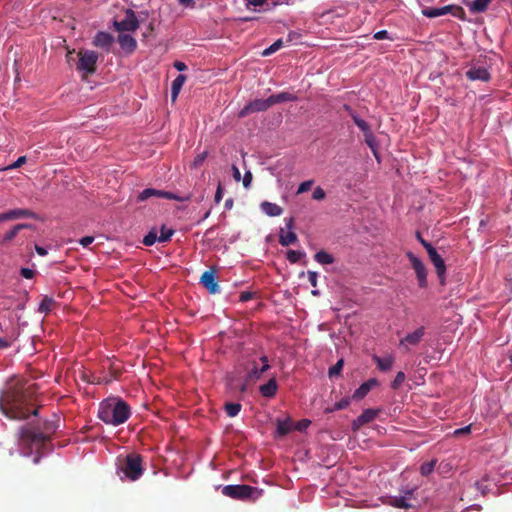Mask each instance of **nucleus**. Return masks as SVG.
Wrapping results in <instances>:
<instances>
[{
  "instance_id": "1",
  "label": "nucleus",
  "mask_w": 512,
  "mask_h": 512,
  "mask_svg": "<svg viewBox=\"0 0 512 512\" xmlns=\"http://www.w3.org/2000/svg\"><path fill=\"white\" fill-rule=\"evenodd\" d=\"M57 428L56 422L51 420H45L42 424L28 423L20 426L17 432L20 454L25 457L34 454L33 463L38 464Z\"/></svg>"
},
{
  "instance_id": "2",
  "label": "nucleus",
  "mask_w": 512,
  "mask_h": 512,
  "mask_svg": "<svg viewBox=\"0 0 512 512\" xmlns=\"http://www.w3.org/2000/svg\"><path fill=\"white\" fill-rule=\"evenodd\" d=\"M34 405L35 400L30 389L9 388L0 396V410L9 419L25 420L30 415L37 416L39 409L31 410Z\"/></svg>"
},
{
  "instance_id": "3",
  "label": "nucleus",
  "mask_w": 512,
  "mask_h": 512,
  "mask_svg": "<svg viewBox=\"0 0 512 512\" xmlns=\"http://www.w3.org/2000/svg\"><path fill=\"white\" fill-rule=\"evenodd\" d=\"M97 416L107 425L119 426L129 419L131 408L121 398H107L99 404Z\"/></svg>"
},
{
  "instance_id": "4",
  "label": "nucleus",
  "mask_w": 512,
  "mask_h": 512,
  "mask_svg": "<svg viewBox=\"0 0 512 512\" xmlns=\"http://www.w3.org/2000/svg\"><path fill=\"white\" fill-rule=\"evenodd\" d=\"M119 470L127 479L138 480L144 472L143 457L136 453L128 454L119 466Z\"/></svg>"
},
{
  "instance_id": "5",
  "label": "nucleus",
  "mask_w": 512,
  "mask_h": 512,
  "mask_svg": "<svg viewBox=\"0 0 512 512\" xmlns=\"http://www.w3.org/2000/svg\"><path fill=\"white\" fill-rule=\"evenodd\" d=\"M222 494L237 500L257 499L261 492L250 485H226L222 488Z\"/></svg>"
},
{
  "instance_id": "6",
  "label": "nucleus",
  "mask_w": 512,
  "mask_h": 512,
  "mask_svg": "<svg viewBox=\"0 0 512 512\" xmlns=\"http://www.w3.org/2000/svg\"><path fill=\"white\" fill-rule=\"evenodd\" d=\"M78 56L79 60L76 69L86 74H93L96 71V64L99 58L98 53L92 50H81Z\"/></svg>"
},
{
  "instance_id": "7",
  "label": "nucleus",
  "mask_w": 512,
  "mask_h": 512,
  "mask_svg": "<svg viewBox=\"0 0 512 512\" xmlns=\"http://www.w3.org/2000/svg\"><path fill=\"white\" fill-rule=\"evenodd\" d=\"M406 256L409 259L411 266L415 271V274H416V277L418 280V285L421 288H426L428 283H427V270H426L425 265L416 255H414L410 251L406 253Z\"/></svg>"
},
{
  "instance_id": "8",
  "label": "nucleus",
  "mask_w": 512,
  "mask_h": 512,
  "mask_svg": "<svg viewBox=\"0 0 512 512\" xmlns=\"http://www.w3.org/2000/svg\"><path fill=\"white\" fill-rule=\"evenodd\" d=\"M114 26L117 31L123 32H132L135 31L139 27V21L136 17L135 12L132 9H127L125 12V17L121 21H115Z\"/></svg>"
},
{
  "instance_id": "9",
  "label": "nucleus",
  "mask_w": 512,
  "mask_h": 512,
  "mask_svg": "<svg viewBox=\"0 0 512 512\" xmlns=\"http://www.w3.org/2000/svg\"><path fill=\"white\" fill-rule=\"evenodd\" d=\"M426 250L431 262L434 264L441 285H445L446 265L444 259L438 254L432 245H426Z\"/></svg>"
},
{
  "instance_id": "10",
  "label": "nucleus",
  "mask_w": 512,
  "mask_h": 512,
  "mask_svg": "<svg viewBox=\"0 0 512 512\" xmlns=\"http://www.w3.org/2000/svg\"><path fill=\"white\" fill-rule=\"evenodd\" d=\"M269 98L255 99L246 104L238 113L240 118H244L252 113L264 112L270 108Z\"/></svg>"
},
{
  "instance_id": "11",
  "label": "nucleus",
  "mask_w": 512,
  "mask_h": 512,
  "mask_svg": "<svg viewBox=\"0 0 512 512\" xmlns=\"http://www.w3.org/2000/svg\"><path fill=\"white\" fill-rule=\"evenodd\" d=\"M165 198L169 200H177L182 201L183 199L176 196L175 194L163 190H157L154 188H146L142 192L139 193L137 199L138 201H145L151 197Z\"/></svg>"
},
{
  "instance_id": "12",
  "label": "nucleus",
  "mask_w": 512,
  "mask_h": 512,
  "mask_svg": "<svg viewBox=\"0 0 512 512\" xmlns=\"http://www.w3.org/2000/svg\"><path fill=\"white\" fill-rule=\"evenodd\" d=\"M200 283L205 287L210 294L219 293L220 287L217 281L216 272L214 269L205 271L200 278Z\"/></svg>"
},
{
  "instance_id": "13",
  "label": "nucleus",
  "mask_w": 512,
  "mask_h": 512,
  "mask_svg": "<svg viewBox=\"0 0 512 512\" xmlns=\"http://www.w3.org/2000/svg\"><path fill=\"white\" fill-rule=\"evenodd\" d=\"M20 218H33L38 219L36 213L28 209H13L4 213H0V223L9 220H15Z\"/></svg>"
},
{
  "instance_id": "14",
  "label": "nucleus",
  "mask_w": 512,
  "mask_h": 512,
  "mask_svg": "<svg viewBox=\"0 0 512 512\" xmlns=\"http://www.w3.org/2000/svg\"><path fill=\"white\" fill-rule=\"evenodd\" d=\"M465 74L470 81L488 82L491 79L489 71L481 66H473Z\"/></svg>"
},
{
  "instance_id": "15",
  "label": "nucleus",
  "mask_w": 512,
  "mask_h": 512,
  "mask_svg": "<svg viewBox=\"0 0 512 512\" xmlns=\"http://www.w3.org/2000/svg\"><path fill=\"white\" fill-rule=\"evenodd\" d=\"M378 415V411L374 409H366L364 410L360 416L357 417L352 423L353 429L356 430L363 426L364 424H367L371 421H373L376 416Z\"/></svg>"
},
{
  "instance_id": "16",
  "label": "nucleus",
  "mask_w": 512,
  "mask_h": 512,
  "mask_svg": "<svg viewBox=\"0 0 512 512\" xmlns=\"http://www.w3.org/2000/svg\"><path fill=\"white\" fill-rule=\"evenodd\" d=\"M118 43L122 50L131 54L136 50L137 42L136 40L129 34L120 33L118 36Z\"/></svg>"
},
{
  "instance_id": "17",
  "label": "nucleus",
  "mask_w": 512,
  "mask_h": 512,
  "mask_svg": "<svg viewBox=\"0 0 512 512\" xmlns=\"http://www.w3.org/2000/svg\"><path fill=\"white\" fill-rule=\"evenodd\" d=\"M113 41L114 39L111 34L100 31L95 35L93 39V45L96 47L104 48L107 51H109Z\"/></svg>"
},
{
  "instance_id": "18",
  "label": "nucleus",
  "mask_w": 512,
  "mask_h": 512,
  "mask_svg": "<svg viewBox=\"0 0 512 512\" xmlns=\"http://www.w3.org/2000/svg\"><path fill=\"white\" fill-rule=\"evenodd\" d=\"M376 385H378V381L375 378L367 380L354 391L352 398L355 400L363 399Z\"/></svg>"
},
{
  "instance_id": "19",
  "label": "nucleus",
  "mask_w": 512,
  "mask_h": 512,
  "mask_svg": "<svg viewBox=\"0 0 512 512\" xmlns=\"http://www.w3.org/2000/svg\"><path fill=\"white\" fill-rule=\"evenodd\" d=\"M344 108L348 111L355 125L363 132L364 135L372 132L370 125L365 120L361 119L348 105H345Z\"/></svg>"
},
{
  "instance_id": "20",
  "label": "nucleus",
  "mask_w": 512,
  "mask_h": 512,
  "mask_svg": "<svg viewBox=\"0 0 512 512\" xmlns=\"http://www.w3.org/2000/svg\"><path fill=\"white\" fill-rule=\"evenodd\" d=\"M33 228H34V226L32 224H28V223L17 224L11 230H9L8 232L5 233V235L3 236L2 240H1V243L6 244V243L12 241L16 237V235L19 233V231H21L23 229H33Z\"/></svg>"
},
{
  "instance_id": "21",
  "label": "nucleus",
  "mask_w": 512,
  "mask_h": 512,
  "mask_svg": "<svg viewBox=\"0 0 512 512\" xmlns=\"http://www.w3.org/2000/svg\"><path fill=\"white\" fill-rule=\"evenodd\" d=\"M278 385L275 378H271L267 383L259 387V391L263 397L272 398L276 395Z\"/></svg>"
},
{
  "instance_id": "22",
  "label": "nucleus",
  "mask_w": 512,
  "mask_h": 512,
  "mask_svg": "<svg viewBox=\"0 0 512 512\" xmlns=\"http://www.w3.org/2000/svg\"><path fill=\"white\" fill-rule=\"evenodd\" d=\"M373 361L376 363L377 368L380 371L386 372L392 368L394 363V357L392 355H388L386 357H379L377 355H374Z\"/></svg>"
},
{
  "instance_id": "23",
  "label": "nucleus",
  "mask_w": 512,
  "mask_h": 512,
  "mask_svg": "<svg viewBox=\"0 0 512 512\" xmlns=\"http://www.w3.org/2000/svg\"><path fill=\"white\" fill-rule=\"evenodd\" d=\"M424 335V327H419L414 332L407 334L401 341L400 344L416 345L420 342Z\"/></svg>"
},
{
  "instance_id": "24",
  "label": "nucleus",
  "mask_w": 512,
  "mask_h": 512,
  "mask_svg": "<svg viewBox=\"0 0 512 512\" xmlns=\"http://www.w3.org/2000/svg\"><path fill=\"white\" fill-rule=\"evenodd\" d=\"M269 98L270 106H273L278 103L288 102V101H296L297 96L293 95L289 92H281L278 94H273Z\"/></svg>"
},
{
  "instance_id": "25",
  "label": "nucleus",
  "mask_w": 512,
  "mask_h": 512,
  "mask_svg": "<svg viewBox=\"0 0 512 512\" xmlns=\"http://www.w3.org/2000/svg\"><path fill=\"white\" fill-rule=\"evenodd\" d=\"M261 209L266 215L271 217L280 216L283 213V209L279 205L268 201L261 203Z\"/></svg>"
},
{
  "instance_id": "26",
  "label": "nucleus",
  "mask_w": 512,
  "mask_h": 512,
  "mask_svg": "<svg viewBox=\"0 0 512 512\" xmlns=\"http://www.w3.org/2000/svg\"><path fill=\"white\" fill-rule=\"evenodd\" d=\"M185 81H186V76L183 74H179L173 80L172 85H171V98H172L173 102L176 101Z\"/></svg>"
},
{
  "instance_id": "27",
  "label": "nucleus",
  "mask_w": 512,
  "mask_h": 512,
  "mask_svg": "<svg viewBox=\"0 0 512 512\" xmlns=\"http://www.w3.org/2000/svg\"><path fill=\"white\" fill-rule=\"evenodd\" d=\"M276 426V436L278 437H283L292 430V423L289 418L283 420L277 419Z\"/></svg>"
},
{
  "instance_id": "28",
  "label": "nucleus",
  "mask_w": 512,
  "mask_h": 512,
  "mask_svg": "<svg viewBox=\"0 0 512 512\" xmlns=\"http://www.w3.org/2000/svg\"><path fill=\"white\" fill-rule=\"evenodd\" d=\"M390 505L402 509H409L413 507V504L410 503V498L407 496H395L391 498Z\"/></svg>"
},
{
  "instance_id": "29",
  "label": "nucleus",
  "mask_w": 512,
  "mask_h": 512,
  "mask_svg": "<svg viewBox=\"0 0 512 512\" xmlns=\"http://www.w3.org/2000/svg\"><path fill=\"white\" fill-rule=\"evenodd\" d=\"M492 0H473L469 4V8L473 13L485 12Z\"/></svg>"
},
{
  "instance_id": "30",
  "label": "nucleus",
  "mask_w": 512,
  "mask_h": 512,
  "mask_svg": "<svg viewBox=\"0 0 512 512\" xmlns=\"http://www.w3.org/2000/svg\"><path fill=\"white\" fill-rule=\"evenodd\" d=\"M315 261L322 265H329L334 263V257L326 252L325 250H320L314 255Z\"/></svg>"
},
{
  "instance_id": "31",
  "label": "nucleus",
  "mask_w": 512,
  "mask_h": 512,
  "mask_svg": "<svg viewBox=\"0 0 512 512\" xmlns=\"http://www.w3.org/2000/svg\"><path fill=\"white\" fill-rule=\"evenodd\" d=\"M297 235L293 231H289L286 234H283V229H281V233L279 236V243L282 246H289L291 244H294L297 241Z\"/></svg>"
},
{
  "instance_id": "32",
  "label": "nucleus",
  "mask_w": 512,
  "mask_h": 512,
  "mask_svg": "<svg viewBox=\"0 0 512 512\" xmlns=\"http://www.w3.org/2000/svg\"><path fill=\"white\" fill-rule=\"evenodd\" d=\"M55 305V300L52 297L44 296L39 304L38 311L40 313H49L53 306Z\"/></svg>"
},
{
  "instance_id": "33",
  "label": "nucleus",
  "mask_w": 512,
  "mask_h": 512,
  "mask_svg": "<svg viewBox=\"0 0 512 512\" xmlns=\"http://www.w3.org/2000/svg\"><path fill=\"white\" fill-rule=\"evenodd\" d=\"M448 13V6H443L440 8H426L423 10V14L429 18L438 17L441 15H445Z\"/></svg>"
},
{
  "instance_id": "34",
  "label": "nucleus",
  "mask_w": 512,
  "mask_h": 512,
  "mask_svg": "<svg viewBox=\"0 0 512 512\" xmlns=\"http://www.w3.org/2000/svg\"><path fill=\"white\" fill-rule=\"evenodd\" d=\"M175 230L172 228H166L164 225L161 227V233L158 238V242L164 243L170 241L171 237L174 235Z\"/></svg>"
},
{
  "instance_id": "35",
  "label": "nucleus",
  "mask_w": 512,
  "mask_h": 512,
  "mask_svg": "<svg viewBox=\"0 0 512 512\" xmlns=\"http://www.w3.org/2000/svg\"><path fill=\"white\" fill-rule=\"evenodd\" d=\"M158 234L155 228L151 229L147 235L144 236L142 243L145 246H152L156 241H158Z\"/></svg>"
},
{
  "instance_id": "36",
  "label": "nucleus",
  "mask_w": 512,
  "mask_h": 512,
  "mask_svg": "<svg viewBox=\"0 0 512 512\" xmlns=\"http://www.w3.org/2000/svg\"><path fill=\"white\" fill-rule=\"evenodd\" d=\"M241 407L242 406L239 403H226L225 411L229 417H235L239 414Z\"/></svg>"
},
{
  "instance_id": "37",
  "label": "nucleus",
  "mask_w": 512,
  "mask_h": 512,
  "mask_svg": "<svg viewBox=\"0 0 512 512\" xmlns=\"http://www.w3.org/2000/svg\"><path fill=\"white\" fill-rule=\"evenodd\" d=\"M364 139H365V143L368 145V147L372 150L375 157L377 158V151H376L377 144H376V139H375L373 132H370V133L364 135Z\"/></svg>"
},
{
  "instance_id": "38",
  "label": "nucleus",
  "mask_w": 512,
  "mask_h": 512,
  "mask_svg": "<svg viewBox=\"0 0 512 512\" xmlns=\"http://www.w3.org/2000/svg\"><path fill=\"white\" fill-rule=\"evenodd\" d=\"M436 460H431L429 462L423 463L420 466V473L423 476H428L435 468Z\"/></svg>"
},
{
  "instance_id": "39",
  "label": "nucleus",
  "mask_w": 512,
  "mask_h": 512,
  "mask_svg": "<svg viewBox=\"0 0 512 512\" xmlns=\"http://www.w3.org/2000/svg\"><path fill=\"white\" fill-rule=\"evenodd\" d=\"M304 256L305 253L302 251L289 250L287 252V259L290 263H296Z\"/></svg>"
},
{
  "instance_id": "40",
  "label": "nucleus",
  "mask_w": 512,
  "mask_h": 512,
  "mask_svg": "<svg viewBox=\"0 0 512 512\" xmlns=\"http://www.w3.org/2000/svg\"><path fill=\"white\" fill-rule=\"evenodd\" d=\"M283 45V42L282 40H277L275 41L272 45H270L268 48H266L263 52H262V55L263 56H269L273 53H275L276 51H278Z\"/></svg>"
},
{
  "instance_id": "41",
  "label": "nucleus",
  "mask_w": 512,
  "mask_h": 512,
  "mask_svg": "<svg viewBox=\"0 0 512 512\" xmlns=\"http://www.w3.org/2000/svg\"><path fill=\"white\" fill-rule=\"evenodd\" d=\"M350 399L349 398H343L340 401L336 402L332 408L327 409L328 412H334L338 410L345 409L349 406Z\"/></svg>"
},
{
  "instance_id": "42",
  "label": "nucleus",
  "mask_w": 512,
  "mask_h": 512,
  "mask_svg": "<svg viewBox=\"0 0 512 512\" xmlns=\"http://www.w3.org/2000/svg\"><path fill=\"white\" fill-rule=\"evenodd\" d=\"M450 15L454 16V17H457V18H460V19H464L465 18V11H464V9L462 7H460L458 5L450 4Z\"/></svg>"
},
{
  "instance_id": "43",
  "label": "nucleus",
  "mask_w": 512,
  "mask_h": 512,
  "mask_svg": "<svg viewBox=\"0 0 512 512\" xmlns=\"http://www.w3.org/2000/svg\"><path fill=\"white\" fill-rule=\"evenodd\" d=\"M343 365H344V360L343 359L338 360L335 365H333L332 367L329 368V376L333 377V376L339 375L342 371Z\"/></svg>"
},
{
  "instance_id": "44",
  "label": "nucleus",
  "mask_w": 512,
  "mask_h": 512,
  "mask_svg": "<svg viewBox=\"0 0 512 512\" xmlns=\"http://www.w3.org/2000/svg\"><path fill=\"white\" fill-rule=\"evenodd\" d=\"M404 380H405V374H404V372H402V371L398 372V373L396 374V376H395L394 380H393V381H392V383H391V387H392L393 389H397V388H399V387L402 385V383L404 382Z\"/></svg>"
},
{
  "instance_id": "45",
  "label": "nucleus",
  "mask_w": 512,
  "mask_h": 512,
  "mask_svg": "<svg viewBox=\"0 0 512 512\" xmlns=\"http://www.w3.org/2000/svg\"><path fill=\"white\" fill-rule=\"evenodd\" d=\"M207 151H204L202 153H199L193 160L191 166L193 168H198L199 166H201L203 164V162L205 161V159L207 158Z\"/></svg>"
},
{
  "instance_id": "46",
  "label": "nucleus",
  "mask_w": 512,
  "mask_h": 512,
  "mask_svg": "<svg viewBox=\"0 0 512 512\" xmlns=\"http://www.w3.org/2000/svg\"><path fill=\"white\" fill-rule=\"evenodd\" d=\"M313 184H314V180H312V179L300 183L296 193L302 194V193L309 191Z\"/></svg>"
},
{
  "instance_id": "47",
  "label": "nucleus",
  "mask_w": 512,
  "mask_h": 512,
  "mask_svg": "<svg viewBox=\"0 0 512 512\" xmlns=\"http://www.w3.org/2000/svg\"><path fill=\"white\" fill-rule=\"evenodd\" d=\"M326 197V193L320 186L316 187L313 191L312 198L317 201H321Z\"/></svg>"
},
{
  "instance_id": "48",
  "label": "nucleus",
  "mask_w": 512,
  "mask_h": 512,
  "mask_svg": "<svg viewBox=\"0 0 512 512\" xmlns=\"http://www.w3.org/2000/svg\"><path fill=\"white\" fill-rule=\"evenodd\" d=\"M26 161H27L26 156H20L14 163L9 165L7 167V169H9V170L17 169V168L21 167L23 164H25Z\"/></svg>"
},
{
  "instance_id": "49",
  "label": "nucleus",
  "mask_w": 512,
  "mask_h": 512,
  "mask_svg": "<svg viewBox=\"0 0 512 512\" xmlns=\"http://www.w3.org/2000/svg\"><path fill=\"white\" fill-rule=\"evenodd\" d=\"M470 432H471V425H468V426H465L463 428L456 429L453 432V436L460 437V436H463V435H468V434H470Z\"/></svg>"
},
{
  "instance_id": "50",
  "label": "nucleus",
  "mask_w": 512,
  "mask_h": 512,
  "mask_svg": "<svg viewBox=\"0 0 512 512\" xmlns=\"http://www.w3.org/2000/svg\"><path fill=\"white\" fill-rule=\"evenodd\" d=\"M83 379H84L85 381H87L88 383H91V384H102L101 377H99V376H95V375H93V374H92V375H90V376H88V375L84 374V375H83Z\"/></svg>"
},
{
  "instance_id": "51",
  "label": "nucleus",
  "mask_w": 512,
  "mask_h": 512,
  "mask_svg": "<svg viewBox=\"0 0 512 512\" xmlns=\"http://www.w3.org/2000/svg\"><path fill=\"white\" fill-rule=\"evenodd\" d=\"M20 275L26 279H32L35 276V271L30 268H21Z\"/></svg>"
},
{
  "instance_id": "52",
  "label": "nucleus",
  "mask_w": 512,
  "mask_h": 512,
  "mask_svg": "<svg viewBox=\"0 0 512 512\" xmlns=\"http://www.w3.org/2000/svg\"><path fill=\"white\" fill-rule=\"evenodd\" d=\"M307 275H308V280H309L311 286L314 288L317 287L318 273L315 271H308Z\"/></svg>"
},
{
  "instance_id": "53",
  "label": "nucleus",
  "mask_w": 512,
  "mask_h": 512,
  "mask_svg": "<svg viewBox=\"0 0 512 512\" xmlns=\"http://www.w3.org/2000/svg\"><path fill=\"white\" fill-rule=\"evenodd\" d=\"M119 375H120V372L118 370L114 369V370H112L111 377H107V376L101 377L102 383L109 384V383H111L113 378L117 379Z\"/></svg>"
},
{
  "instance_id": "54",
  "label": "nucleus",
  "mask_w": 512,
  "mask_h": 512,
  "mask_svg": "<svg viewBox=\"0 0 512 512\" xmlns=\"http://www.w3.org/2000/svg\"><path fill=\"white\" fill-rule=\"evenodd\" d=\"M311 421L310 420H307V419H303L301 421H299L295 427L296 430L298 431H303L305 430L306 428H308V426L310 425Z\"/></svg>"
},
{
  "instance_id": "55",
  "label": "nucleus",
  "mask_w": 512,
  "mask_h": 512,
  "mask_svg": "<svg viewBox=\"0 0 512 512\" xmlns=\"http://www.w3.org/2000/svg\"><path fill=\"white\" fill-rule=\"evenodd\" d=\"M262 373H259V369L256 364H254L253 368L250 370L248 376L250 379H259Z\"/></svg>"
},
{
  "instance_id": "56",
  "label": "nucleus",
  "mask_w": 512,
  "mask_h": 512,
  "mask_svg": "<svg viewBox=\"0 0 512 512\" xmlns=\"http://www.w3.org/2000/svg\"><path fill=\"white\" fill-rule=\"evenodd\" d=\"M374 39L383 40V39H391L389 37V33L386 30H380L374 34Z\"/></svg>"
},
{
  "instance_id": "57",
  "label": "nucleus",
  "mask_w": 512,
  "mask_h": 512,
  "mask_svg": "<svg viewBox=\"0 0 512 512\" xmlns=\"http://www.w3.org/2000/svg\"><path fill=\"white\" fill-rule=\"evenodd\" d=\"M222 197H223V188H222L221 183L219 182L218 186H217L216 193H215V197H214L215 202L217 204L220 203V201L222 200Z\"/></svg>"
},
{
  "instance_id": "58",
  "label": "nucleus",
  "mask_w": 512,
  "mask_h": 512,
  "mask_svg": "<svg viewBox=\"0 0 512 512\" xmlns=\"http://www.w3.org/2000/svg\"><path fill=\"white\" fill-rule=\"evenodd\" d=\"M253 297H254L253 292L245 291L240 294L239 300L241 302H247V301L251 300Z\"/></svg>"
},
{
  "instance_id": "59",
  "label": "nucleus",
  "mask_w": 512,
  "mask_h": 512,
  "mask_svg": "<svg viewBox=\"0 0 512 512\" xmlns=\"http://www.w3.org/2000/svg\"><path fill=\"white\" fill-rule=\"evenodd\" d=\"M94 241V237L92 236H85L83 238H81L79 240V243L83 246V247H88L90 244H92Z\"/></svg>"
},
{
  "instance_id": "60",
  "label": "nucleus",
  "mask_w": 512,
  "mask_h": 512,
  "mask_svg": "<svg viewBox=\"0 0 512 512\" xmlns=\"http://www.w3.org/2000/svg\"><path fill=\"white\" fill-rule=\"evenodd\" d=\"M252 178H253V176L250 171L245 173L244 178H243V186L245 188H248L250 186Z\"/></svg>"
},
{
  "instance_id": "61",
  "label": "nucleus",
  "mask_w": 512,
  "mask_h": 512,
  "mask_svg": "<svg viewBox=\"0 0 512 512\" xmlns=\"http://www.w3.org/2000/svg\"><path fill=\"white\" fill-rule=\"evenodd\" d=\"M174 68L177 69L178 71H184L187 69V66L184 62H181V61H175L174 64H173Z\"/></svg>"
},
{
  "instance_id": "62",
  "label": "nucleus",
  "mask_w": 512,
  "mask_h": 512,
  "mask_svg": "<svg viewBox=\"0 0 512 512\" xmlns=\"http://www.w3.org/2000/svg\"><path fill=\"white\" fill-rule=\"evenodd\" d=\"M232 171H233V177L236 181H239L240 178H241V174H240V171L239 169L237 168V166L233 165L232 166Z\"/></svg>"
},
{
  "instance_id": "63",
  "label": "nucleus",
  "mask_w": 512,
  "mask_h": 512,
  "mask_svg": "<svg viewBox=\"0 0 512 512\" xmlns=\"http://www.w3.org/2000/svg\"><path fill=\"white\" fill-rule=\"evenodd\" d=\"M35 251L40 256H45L48 253L47 250L44 247H41V246H38V245H35Z\"/></svg>"
},
{
  "instance_id": "64",
  "label": "nucleus",
  "mask_w": 512,
  "mask_h": 512,
  "mask_svg": "<svg viewBox=\"0 0 512 512\" xmlns=\"http://www.w3.org/2000/svg\"><path fill=\"white\" fill-rule=\"evenodd\" d=\"M250 5L253 6H261L265 3L266 0H247Z\"/></svg>"
}]
</instances>
